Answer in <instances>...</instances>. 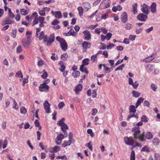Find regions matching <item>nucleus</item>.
<instances>
[{"instance_id":"cd10ccee","label":"nucleus","mask_w":160,"mask_h":160,"mask_svg":"<svg viewBox=\"0 0 160 160\" xmlns=\"http://www.w3.org/2000/svg\"><path fill=\"white\" fill-rule=\"evenodd\" d=\"M55 16L56 18H61L62 17V15L61 12L59 11H56Z\"/></svg>"},{"instance_id":"052dcab7","label":"nucleus","mask_w":160,"mask_h":160,"mask_svg":"<svg viewBox=\"0 0 160 160\" xmlns=\"http://www.w3.org/2000/svg\"><path fill=\"white\" fill-rule=\"evenodd\" d=\"M8 15L9 17L11 18H13L14 17V14L12 12L11 9L10 8H8Z\"/></svg>"},{"instance_id":"4be33fe9","label":"nucleus","mask_w":160,"mask_h":160,"mask_svg":"<svg viewBox=\"0 0 160 160\" xmlns=\"http://www.w3.org/2000/svg\"><path fill=\"white\" fill-rule=\"evenodd\" d=\"M82 89V86L81 84H78L75 88V91L77 94L81 91Z\"/></svg>"},{"instance_id":"de8ad7c7","label":"nucleus","mask_w":160,"mask_h":160,"mask_svg":"<svg viewBox=\"0 0 160 160\" xmlns=\"http://www.w3.org/2000/svg\"><path fill=\"white\" fill-rule=\"evenodd\" d=\"M16 77L18 78H23V76L22 74L21 71H18L16 73L15 75Z\"/></svg>"},{"instance_id":"6ab92c4d","label":"nucleus","mask_w":160,"mask_h":160,"mask_svg":"<svg viewBox=\"0 0 160 160\" xmlns=\"http://www.w3.org/2000/svg\"><path fill=\"white\" fill-rule=\"evenodd\" d=\"M132 6V12L134 14H135L138 12L137 4V3H134Z\"/></svg>"},{"instance_id":"6e6552de","label":"nucleus","mask_w":160,"mask_h":160,"mask_svg":"<svg viewBox=\"0 0 160 160\" xmlns=\"http://www.w3.org/2000/svg\"><path fill=\"white\" fill-rule=\"evenodd\" d=\"M147 15L143 13H140L137 16V18L139 21L145 22L147 19Z\"/></svg>"},{"instance_id":"3c124183","label":"nucleus","mask_w":160,"mask_h":160,"mask_svg":"<svg viewBox=\"0 0 160 160\" xmlns=\"http://www.w3.org/2000/svg\"><path fill=\"white\" fill-rule=\"evenodd\" d=\"M151 88L154 92L156 91V90L158 88L157 86L153 83L152 84H151Z\"/></svg>"},{"instance_id":"1a4fd4ad","label":"nucleus","mask_w":160,"mask_h":160,"mask_svg":"<svg viewBox=\"0 0 160 160\" xmlns=\"http://www.w3.org/2000/svg\"><path fill=\"white\" fill-rule=\"evenodd\" d=\"M83 33L84 34V39L87 41L90 40L91 39V35L89 31L87 30H86L83 31Z\"/></svg>"},{"instance_id":"603ef678","label":"nucleus","mask_w":160,"mask_h":160,"mask_svg":"<svg viewBox=\"0 0 160 160\" xmlns=\"http://www.w3.org/2000/svg\"><path fill=\"white\" fill-rule=\"evenodd\" d=\"M21 13L22 15H25L28 13L27 10L25 9H20Z\"/></svg>"},{"instance_id":"8fccbe9b","label":"nucleus","mask_w":160,"mask_h":160,"mask_svg":"<svg viewBox=\"0 0 160 160\" xmlns=\"http://www.w3.org/2000/svg\"><path fill=\"white\" fill-rule=\"evenodd\" d=\"M65 104L63 102H60L58 105V107L59 109H62L65 106Z\"/></svg>"},{"instance_id":"864d4df0","label":"nucleus","mask_w":160,"mask_h":160,"mask_svg":"<svg viewBox=\"0 0 160 160\" xmlns=\"http://www.w3.org/2000/svg\"><path fill=\"white\" fill-rule=\"evenodd\" d=\"M124 64H122L120 65V66L116 68L115 70V71H117L118 70H122L123 68L124 67Z\"/></svg>"},{"instance_id":"6e6d98bb","label":"nucleus","mask_w":160,"mask_h":160,"mask_svg":"<svg viewBox=\"0 0 160 160\" xmlns=\"http://www.w3.org/2000/svg\"><path fill=\"white\" fill-rule=\"evenodd\" d=\"M91 114L93 116L95 115L98 112V110L96 108H93L91 111Z\"/></svg>"},{"instance_id":"39448f33","label":"nucleus","mask_w":160,"mask_h":160,"mask_svg":"<svg viewBox=\"0 0 160 160\" xmlns=\"http://www.w3.org/2000/svg\"><path fill=\"white\" fill-rule=\"evenodd\" d=\"M124 140L126 144L129 146H132V147L135 142L133 138L131 137H125L124 138Z\"/></svg>"},{"instance_id":"dca6fc26","label":"nucleus","mask_w":160,"mask_h":160,"mask_svg":"<svg viewBox=\"0 0 160 160\" xmlns=\"http://www.w3.org/2000/svg\"><path fill=\"white\" fill-rule=\"evenodd\" d=\"M13 22V21L11 20L10 18H8L2 22V24L3 26H4L6 24H10Z\"/></svg>"},{"instance_id":"aec40b11","label":"nucleus","mask_w":160,"mask_h":160,"mask_svg":"<svg viewBox=\"0 0 160 160\" xmlns=\"http://www.w3.org/2000/svg\"><path fill=\"white\" fill-rule=\"evenodd\" d=\"M144 98L142 97L139 98L136 103L135 108H137L141 104L142 102L144 100Z\"/></svg>"},{"instance_id":"79ce46f5","label":"nucleus","mask_w":160,"mask_h":160,"mask_svg":"<svg viewBox=\"0 0 160 160\" xmlns=\"http://www.w3.org/2000/svg\"><path fill=\"white\" fill-rule=\"evenodd\" d=\"M150 151V149L147 146H145L141 150V151L145 152H149Z\"/></svg>"},{"instance_id":"680f3d73","label":"nucleus","mask_w":160,"mask_h":160,"mask_svg":"<svg viewBox=\"0 0 160 160\" xmlns=\"http://www.w3.org/2000/svg\"><path fill=\"white\" fill-rule=\"evenodd\" d=\"M97 56L95 55H93L91 56V60L92 62H95L96 60Z\"/></svg>"},{"instance_id":"338daca9","label":"nucleus","mask_w":160,"mask_h":160,"mask_svg":"<svg viewBox=\"0 0 160 160\" xmlns=\"http://www.w3.org/2000/svg\"><path fill=\"white\" fill-rule=\"evenodd\" d=\"M44 64V61L42 60H39L38 63V65L39 67H41Z\"/></svg>"},{"instance_id":"4c0bfd02","label":"nucleus","mask_w":160,"mask_h":160,"mask_svg":"<svg viewBox=\"0 0 160 160\" xmlns=\"http://www.w3.org/2000/svg\"><path fill=\"white\" fill-rule=\"evenodd\" d=\"M148 120V118L145 116L142 115L141 118V121L142 122H147Z\"/></svg>"},{"instance_id":"774afa93","label":"nucleus","mask_w":160,"mask_h":160,"mask_svg":"<svg viewBox=\"0 0 160 160\" xmlns=\"http://www.w3.org/2000/svg\"><path fill=\"white\" fill-rule=\"evenodd\" d=\"M154 158L156 160H160V156L158 154L155 153Z\"/></svg>"},{"instance_id":"ea45409f","label":"nucleus","mask_w":160,"mask_h":160,"mask_svg":"<svg viewBox=\"0 0 160 160\" xmlns=\"http://www.w3.org/2000/svg\"><path fill=\"white\" fill-rule=\"evenodd\" d=\"M135 107L133 105H131L130 108V112L134 113L136 112V110Z\"/></svg>"},{"instance_id":"f03ea898","label":"nucleus","mask_w":160,"mask_h":160,"mask_svg":"<svg viewBox=\"0 0 160 160\" xmlns=\"http://www.w3.org/2000/svg\"><path fill=\"white\" fill-rule=\"evenodd\" d=\"M55 40V36L53 33L50 34L49 36H45L44 38V42H46V45L48 46H50L51 44L54 42Z\"/></svg>"},{"instance_id":"f257e3e1","label":"nucleus","mask_w":160,"mask_h":160,"mask_svg":"<svg viewBox=\"0 0 160 160\" xmlns=\"http://www.w3.org/2000/svg\"><path fill=\"white\" fill-rule=\"evenodd\" d=\"M132 131L134 132L133 135L135 138L139 139L141 141L144 140V134L142 133L141 135L140 134V128L138 126H135L132 128Z\"/></svg>"},{"instance_id":"f704fd0d","label":"nucleus","mask_w":160,"mask_h":160,"mask_svg":"<svg viewBox=\"0 0 160 160\" xmlns=\"http://www.w3.org/2000/svg\"><path fill=\"white\" fill-rule=\"evenodd\" d=\"M68 33L69 35H72L75 36L77 35V33L75 32L73 30L71 29L68 32Z\"/></svg>"},{"instance_id":"393cba45","label":"nucleus","mask_w":160,"mask_h":160,"mask_svg":"<svg viewBox=\"0 0 160 160\" xmlns=\"http://www.w3.org/2000/svg\"><path fill=\"white\" fill-rule=\"evenodd\" d=\"M71 143V141L70 140H68V141H64L63 143L62 144V146L63 147H65L67 146H70Z\"/></svg>"},{"instance_id":"c85d7f7f","label":"nucleus","mask_w":160,"mask_h":160,"mask_svg":"<svg viewBox=\"0 0 160 160\" xmlns=\"http://www.w3.org/2000/svg\"><path fill=\"white\" fill-rule=\"evenodd\" d=\"M78 14L80 17H82L83 15V9L82 7H79L78 8Z\"/></svg>"},{"instance_id":"412c9836","label":"nucleus","mask_w":160,"mask_h":160,"mask_svg":"<svg viewBox=\"0 0 160 160\" xmlns=\"http://www.w3.org/2000/svg\"><path fill=\"white\" fill-rule=\"evenodd\" d=\"M59 65L60 67L59 68V70L61 72H64L66 68V67L64 65L63 62H60L59 63Z\"/></svg>"},{"instance_id":"09e8293b","label":"nucleus","mask_w":160,"mask_h":160,"mask_svg":"<svg viewBox=\"0 0 160 160\" xmlns=\"http://www.w3.org/2000/svg\"><path fill=\"white\" fill-rule=\"evenodd\" d=\"M68 57V55L66 53H63L61 56V59L64 61L66 60Z\"/></svg>"},{"instance_id":"9d476101","label":"nucleus","mask_w":160,"mask_h":160,"mask_svg":"<svg viewBox=\"0 0 160 160\" xmlns=\"http://www.w3.org/2000/svg\"><path fill=\"white\" fill-rule=\"evenodd\" d=\"M148 7V6L144 3L141 5V10L144 14L148 15L149 12Z\"/></svg>"},{"instance_id":"58836bf2","label":"nucleus","mask_w":160,"mask_h":160,"mask_svg":"<svg viewBox=\"0 0 160 160\" xmlns=\"http://www.w3.org/2000/svg\"><path fill=\"white\" fill-rule=\"evenodd\" d=\"M84 7L88 10L91 8V5L88 2H85L83 4Z\"/></svg>"},{"instance_id":"bf43d9fd","label":"nucleus","mask_w":160,"mask_h":160,"mask_svg":"<svg viewBox=\"0 0 160 160\" xmlns=\"http://www.w3.org/2000/svg\"><path fill=\"white\" fill-rule=\"evenodd\" d=\"M17 30L14 29L12 30V37L13 38H15L16 37Z\"/></svg>"},{"instance_id":"4468645a","label":"nucleus","mask_w":160,"mask_h":160,"mask_svg":"<svg viewBox=\"0 0 160 160\" xmlns=\"http://www.w3.org/2000/svg\"><path fill=\"white\" fill-rule=\"evenodd\" d=\"M155 55L154 54H152L143 59V61L145 62H150L151 61L153 60L155 58Z\"/></svg>"},{"instance_id":"5701e85b","label":"nucleus","mask_w":160,"mask_h":160,"mask_svg":"<svg viewBox=\"0 0 160 160\" xmlns=\"http://www.w3.org/2000/svg\"><path fill=\"white\" fill-rule=\"evenodd\" d=\"M122 9V7L121 5H118L117 6H113L112 8V10L114 12H116L117 11L121 10Z\"/></svg>"},{"instance_id":"2eb2a0df","label":"nucleus","mask_w":160,"mask_h":160,"mask_svg":"<svg viewBox=\"0 0 160 160\" xmlns=\"http://www.w3.org/2000/svg\"><path fill=\"white\" fill-rule=\"evenodd\" d=\"M157 5L155 2L152 3L151 5L150 8L151 12L153 13H155L156 12Z\"/></svg>"},{"instance_id":"f8f14e48","label":"nucleus","mask_w":160,"mask_h":160,"mask_svg":"<svg viewBox=\"0 0 160 160\" xmlns=\"http://www.w3.org/2000/svg\"><path fill=\"white\" fill-rule=\"evenodd\" d=\"M81 44L83 49H85L84 51H86V49H89L91 47V43L86 41L83 42Z\"/></svg>"},{"instance_id":"69168bd1","label":"nucleus","mask_w":160,"mask_h":160,"mask_svg":"<svg viewBox=\"0 0 160 160\" xmlns=\"http://www.w3.org/2000/svg\"><path fill=\"white\" fill-rule=\"evenodd\" d=\"M38 18L37 17H36L33 22V26L38 24Z\"/></svg>"},{"instance_id":"a18cd8bd","label":"nucleus","mask_w":160,"mask_h":160,"mask_svg":"<svg viewBox=\"0 0 160 160\" xmlns=\"http://www.w3.org/2000/svg\"><path fill=\"white\" fill-rule=\"evenodd\" d=\"M139 85V83L138 82L135 81L131 85L132 86L134 89H136L137 88Z\"/></svg>"},{"instance_id":"c03bdc74","label":"nucleus","mask_w":160,"mask_h":160,"mask_svg":"<svg viewBox=\"0 0 160 160\" xmlns=\"http://www.w3.org/2000/svg\"><path fill=\"white\" fill-rule=\"evenodd\" d=\"M132 25L130 23H126L125 26V28L128 30H130L132 28Z\"/></svg>"},{"instance_id":"e2e57ef3","label":"nucleus","mask_w":160,"mask_h":160,"mask_svg":"<svg viewBox=\"0 0 160 160\" xmlns=\"http://www.w3.org/2000/svg\"><path fill=\"white\" fill-rule=\"evenodd\" d=\"M16 50L17 53H20L22 50V47L20 46H18Z\"/></svg>"},{"instance_id":"72a5a7b5","label":"nucleus","mask_w":160,"mask_h":160,"mask_svg":"<svg viewBox=\"0 0 160 160\" xmlns=\"http://www.w3.org/2000/svg\"><path fill=\"white\" fill-rule=\"evenodd\" d=\"M133 96L135 98H138L140 95V93L138 91H132Z\"/></svg>"},{"instance_id":"a878e982","label":"nucleus","mask_w":160,"mask_h":160,"mask_svg":"<svg viewBox=\"0 0 160 160\" xmlns=\"http://www.w3.org/2000/svg\"><path fill=\"white\" fill-rule=\"evenodd\" d=\"M30 43L31 41H26L25 40H23L22 42L23 46L26 48H28L29 47Z\"/></svg>"},{"instance_id":"20e7f679","label":"nucleus","mask_w":160,"mask_h":160,"mask_svg":"<svg viewBox=\"0 0 160 160\" xmlns=\"http://www.w3.org/2000/svg\"><path fill=\"white\" fill-rule=\"evenodd\" d=\"M57 124L61 127L62 130L64 132L65 136L67 137L68 136V133L66 130L68 129V125L62 120H60L58 122Z\"/></svg>"},{"instance_id":"7c9ffc66","label":"nucleus","mask_w":160,"mask_h":160,"mask_svg":"<svg viewBox=\"0 0 160 160\" xmlns=\"http://www.w3.org/2000/svg\"><path fill=\"white\" fill-rule=\"evenodd\" d=\"M104 67V72L105 73H108L110 72V69L107 67H106L105 64L102 65Z\"/></svg>"},{"instance_id":"49530a36","label":"nucleus","mask_w":160,"mask_h":160,"mask_svg":"<svg viewBox=\"0 0 160 160\" xmlns=\"http://www.w3.org/2000/svg\"><path fill=\"white\" fill-rule=\"evenodd\" d=\"M13 108L14 109L17 110L19 108V107H18V104L14 99H13Z\"/></svg>"},{"instance_id":"9b49d317","label":"nucleus","mask_w":160,"mask_h":160,"mask_svg":"<svg viewBox=\"0 0 160 160\" xmlns=\"http://www.w3.org/2000/svg\"><path fill=\"white\" fill-rule=\"evenodd\" d=\"M44 109L47 113H50L51 111L50 110V105L48 101H46L43 103Z\"/></svg>"},{"instance_id":"37998d69","label":"nucleus","mask_w":160,"mask_h":160,"mask_svg":"<svg viewBox=\"0 0 160 160\" xmlns=\"http://www.w3.org/2000/svg\"><path fill=\"white\" fill-rule=\"evenodd\" d=\"M130 160H135V153L133 150L132 151L131 153Z\"/></svg>"},{"instance_id":"0eeeda50","label":"nucleus","mask_w":160,"mask_h":160,"mask_svg":"<svg viewBox=\"0 0 160 160\" xmlns=\"http://www.w3.org/2000/svg\"><path fill=\"white\" fill-rule=\"evenodd\" d=\"M49 86L44 84H41L39 87V90L41 92H48L49 91Z\"/></svg>"},{"instance_id":"c9c22d12","label":"nucleus","mask_w":160,"mask_h":160,"mask_svg":"<svg viewBox=\"0 0 160 160\" xmlns=\"http://www.w3.org/2000/svg\"><path fill=\"white\" fill-rule=\"evenodd\" d=\"M152 142L154 145H158L160 141L158 138H154Z\"/></svg>"},{"instance_id":"5fc2aeb1","label":"nucleus","mask_w":160,"mask_h":160,"mask_svg":"<svg viewBox=\"0 0 160 160\" xmlns=\"http://www.w3.org/2000/svg\"><path fill=\"white\" fill-rule=\"evenodd\" d=\"M44 72L42 75L41 76V77L43 79H45L48 76V74L47 72L45 71V70L44 69L43 70Z\"/></svg>"},{"instance_id":"a19ab883","label":"nucleus","mask_w":160,"mask_h":160,"mask_svg":"<svg viewBox=\"0 0 160 160\" xmlns=\"http://www.w3.org/2000/svg\"><path fill=\"white\" fill-rule=\"evenodd\" d=\"M89 59L87 58L83 60L82 61V65L84 66V65H88L89 64Z\"/></svg>"},{"instance_id":"e433bc0d","label":"nucleus","mask_w":160,"mask_h":160,"mask_svg":"<svg viewBox=\"0 0 160 160\" xmlns=\"http://www.w3.org/2000/svg\"><path fill=\"white\" fill-rule=\"evenodd\" d=\"M44 33L42 31L40 32L39 34H38V36H37V37H38L39 40H41L43 38L44 39Z\"/></svg>"},{"instance_id":"473e14b6","label":"nucleus","mask_w":160,"mask_h":160,"mask_svg":"<svg viewBox=\"0 0 160 160\" xmlns=\"http://www.w3.org/2000/svg\"><path fill=\"white\" fill-rule=\"evenodd\" d=\"M27 112V109L24 106L20 108V113L23 114L25 115Z\"/></svg>"},{"instance_id":"423d86ee","label":"nucleus","mask_w":160,"mask_h":160,"mask_svg":"<svg viewBox=\"0 0 160 160\" xmlns=\"http://www.w3.org/2000/svg\"><path fill=\"white\" fill-rule=\"evenodd\" d=\"M110 0H103L100 5L99 8L103 9L109 7L110 6Z\"/></svg>"},{"instance_id":"ddd939ff","label":"nucleus","mask_w":160,"mask_h":160,"mask_svg":"<svg viewBox=\"0 0 160 160\" xmlns=\"http://www.w3.org/2000/svg\"><path fill=\"white\" fill-rule=\"evenodd\" d=\"M121 21L124 23L127 22L128 20V16L126 12H124L121 15Z\"/></svg>"},{"instance_id":"bb28decb","label":"nucleus","mask_w":160,"mask_h":160,"mask_svg":"<svg viewBox=\"0 0 160 160\" xmlns=\"http://www.w3.org/2000/svg\"><path fill=\"white\" fill-rule=\"evenodd\" d=\"M80 70L82 72H85L86 74H88V71L86 68H85L83 65H81L80 66Z\"/></svg>"},{"instance_id":"a211bd4d","label":"nucleus","mask_w":160,"mask_h":160,"mask_svg":"<svg viewBox=\"0 0 160 160\" xmlns=\"http://www.w3.org/2000/svg\"><path fill=\"white\" fill-rule=\"evenodd\" d=\"M154 69V66L152 64H149L147 65L146 67V71L148 72H152Z\"/></svg>"},{"instance_id":"0e129e2a","label":"nucleus","mask_w":160,"mask_h":160,"mask_svg":"<svg viewBox=\"0 0 160 160\" xmlns=\"http://www.w3.org/2000/svg\"><path fill=\"white\" fill-rule=\"evenodd\" d=\"M112 35V34L111 33H108L106 37V39L107 40H109L111 38Z\"/></svg>"},{"instance_id":"c756f323","label":"nucleus","mask_w":160,"mask_h":160,"mask_svg":"<svg viewBox=\"0 0 160 160\" xmlns=\"http://www.w3.org/2000/svg\"><path fill=\"white\" fill-rule=\"evenodd\" d=\"M80 74V72L78 71H73L72 75L74 78H77L78 77Z\"/></svg>"},{"instance_id":"7ed1b4c3","label":"nucleus","mask_w":160,"mask_h":160,"mask_svg":"<svg viewBox=\"0 0 160 160\" xmlns=\"http://www.w3.org/2000/svg\"><path fill=\"white\" fill-rule=\"evenodd\" d=\"M56 39L60 43V46L63 51H66L68 48V45L65 40L59 36H57Z\"/></svg>"},{"instance_id":"4d7b16f0","label":"nucleus","mask_w":160,"mask_h":160,"mask_svg":"<svg viewBox=\"0 0 160 160\" xmlns=\"http://www.w3.org/2000/svg\"><path fill=\"white\" fill-rule=\"evenodd\" d=\"M64 137H65L64 135H63L62 134H60L57 136V138L58 140L62 141L64 138Z\"/></svg>"},{"instance_id":"2f4dec72","label":"nucleus","mask_w":160,"mask_h":160,"mask_svg":"<svg viewBox=\"0 0 160 160\" xmlns=\"http://www.w3.org/2000/svg\"><path fill=\"white\" fill-rule=\"evenodd\" d=\"M145 137L148 139H150L152 138V135L151 132H148L145 135Z\"/></svg>"},{"instance_id":"f3484780","label":"nucleus","mask_w":160,"mask_h":160,"mask_svg":"<svg viewBox=\"0 0 160 160\" xmlns=\"http://www.w3.org/2000/svg\"><path fill=\"white\" fill-rule=\"evenodd\" d=\"M60 150V148L58 146H55L53 147L49 148V152H56Z\"/></svg>"},{"instance_id":"b1692460","label":"nucleus","mask_w":160,"mask_h":160,"mask_svg":"<svg viewBox=\"0 0 160 160\" xmlns=\"http://www.w3.org/2000/svg\"><path fill=\"white\" fill-rule=\"evenodd\" d=\"M2 141L0 140V147H1L2 145V148L3 149H5L7 146L8 142L7 139H5L4 142L2 144Z\"/></svg>"},{"instance_id":"13d9d810","label":"nucleus","mask_w":160,"mask_h":160,"mask_svg":"<svg viewBox=\"0 0 160 160\" xmlns=\"http://www.w3.org/2000/svg\"><path fill=\"white\" fill-rule=\"evenodd\" d=\"M114 46L115 45L114 44L109 43V44L107 46V48L108 49H111L114 47Z\"/></svg>"}]
</instances>
